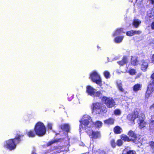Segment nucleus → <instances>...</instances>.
I'll return each mask as SVG.
<instances>
[{"label":"nucleus","mask_w":154,"mask_h":154,"mask_svg":"<svg viewBox=\"0 0 154 154\" xmlns=\"http://www.w3.org/2000/svg\"><path fill=\"white\" fill-rule=\"evenodd\" d=\"M149 128L150 130L154 131V121H149Z\"/></svg>","instance_id":"nucleus-28"},{"label":"nucleus","mask_w":154,"mask_h":154,"mask_svg":"<svg viewBox=\"0 0 154 154\" xmlns=\"http://www.w3.org/2000/svg\"><path fill=\"white\" fill-rule=\"evenodd\" d=\"M94 95L96 97H99L100 96H102V93L100 91H98L96 92H95V94Z\"/></svg>","instance_id":"nucleus-35"},{"label":"nucleus","mask_w":154,"mask_h":154,"mask_svg":"<svg viewBox=\"0 0 154 154\" xmlns=\"http://www.w3.org/2000/svg\"><path fill=\"white\" fill-rule=\"evenodd\" d=\"M47 128L48 130H51L52 129V125L51 123L48 124L47 125Z\"/></svg>","instance_id":"nucleus-40"},{"label":"nucleus","mask_w":154,"mask_h":154,"mask_svg":"<svg viewBox=\"0 0 154 154\" xmlns=\"http://www.w3.org/2000/svg\"><path fill=\"white\" fill-rule=\"evenodd\" d=\"M127 154H136V152L133 150H130L128 151Z\"/></svg>","instance_id":"nucleus-39"},{"label":"nucleus","mask_w":154,"mask_h":154,"mask_svg":"<svg viewBox=\"0 0 154 154\" xmlns=\"http://www.w3.org/2000/svg\"><path fill=\"white\" fill-rule=\"evenodd\" d=\"M94 125L95 127L97 128H100L102 126V123L101 121H97L95 122Z\"/></svg>","instance_id":"nucleus-29"},{"label":"nucleus","mask_w":154,"mask_h":154,"mask_svg":"<svg viewBox=\"0 0 154 154\" xmlns=\"http://www.w3.org/2000/svg\"><path fill=\"white\" fill-rule=\"evenodd\" d=\"M149 108L150 109L154 108V103L150 106Z\"/></svg>","instance_id":"nucleus-45"},{"label":"nucleus","mask_w":154,"mask_h":154,"mask_svg":"<svg viewBox=\"0 0 154 154\" xmlns=\"http://www.w3.org/2000/svg\"><path fill=\"white\" fill-rule=\"evenodd\" d=\"M154 91V84L152 82L150 83L147 88L145 94V98L148 99L150 96Z\"/></svg>","instance_id":"nucleus-8"},{"label":"nucleus","mask_w":154,"mask_h":154,"mask_svg":"<svg viewBox=\"0 0 154 154\" xmlns=\"http://www.w3.org/2000/svg\"><path fill=\"white\" fill-rule=\"evenodd\" d=\"M128 63L127 57L126 56H124L121 60L117 62V63L120 66H122Z\"/></svg>","instance_id":"nucleus-17"},{"label":"nucleus","mask_w":154,"mask_h":154,"mask_svg":"<svg viewBox=\"0 0 154 154\" xmlns=\"http://www.w3.org/2000/svg\"><path fill=\"white\" fill-rule=\"evenodd\" d=\"M151 60L152 62L154 63V54L152 55L151 57Z\"/></svg>","instance_id":"nucleus-42"},{"label":"nucleus","mask_w":154,"mask_h":154,"mask_svg":"<svg viewBox=\"0 0 154 154\" xmlns=\"http://www.w3.org/2000/svg\"><path fill=\"white\" fill-rule=\"evenodd\" d=\"M133 35H139L142 33L141 31L140 30H133Z\"/></svg>","instance_id":"nucleus-38"},{"label":"nucleus","mask_w":154,"mask_h":154,"mask_svg":"<svg viewBox=\"0 0 154 154\" xmlns=\"http://www.w3.org/2000/svg\"><path fill=\"white\" fill-rule=\"evenodd\" d=\"M85 132L87 133L90 137L93 139H97L100 137V134L99 131H94L92 128L87 130V131Z\"/></svg>","instance_id":"nucleus-7"},{"label":"nucleus","mask_w":154,"mask_h":154,"mask_svg":"<svg viewBox=\"0 0 154 154\" xmlns=\"http://www.w3.org/2000/svg\"><path fill=\"white\" fill-rule=\"evenodd\" d=\"M126 35L129 36H131L134 35L133 30H131L127 31L126 33Z\"/></svg>","instance_id":"nucleus-34"},{"label":"nucleus","mask_w":154,"mask_h":154,"mask_svg":"<svg viewBox=\"0 0 154 154\" xmlns=\"http://www.w3.org/2000/svg\"><path fill=\"white\" fill-rule=\"evenodd\" d=\"M104 75L105 77L107 79L110 77V73L109 72L107 71H105L104 72Z\"/></svg>","instance_id":"nucleus-33"},{"label":"nucleus","mask_w":154,"mask_h":154,"mask_svg":"<svg viewBox=\"0 0 154 154\" xmlns=\"http://www.w3.org/2000/svg\"><path fill=\"white\" fill-rule=\"evenodd\" d=\"M110 144L112 146L113 148H115L116 146V143L115 142V140L114 139H112L110 142Z\"/></svg>","instance_id":"nucleus-31"},{"label":"nucleus","mask_w":154,"mask_h":154,"mask_svg":"<svg viewBox=\"0 0 154 154\" xmlns=\"http://www.w3.org/2000/svg\"><path fill=\"white\" fill-rule=\"evenodd\" d=\"M101 101L108 108H111L116 105L115 101L112 97L104 96L102 97Z\"/></svg>","instance_id":"nucleus-5"},{"label":"nucleus","mask_w":154,"mask_h":154,"mask_svg":"<svg viewBox=\"0 0 154 154\" xmlns=\"http://www.w3.org/2000/svg\"><path fill=\"white\" fill-rule=\"evenodd\" d=\"M148 66L149 63L148 62L144 60H143L141 61L140 69L143 72L146 71Z\"/></svg>","instance_id":"nucleus-14"},{"label":"nucleus","mask_w":154,"mask_h":154,"mask_svg":"<svg viewBox=\"0 0 154 154\" xmlns=\"http://www.w3.org/2000/svg\"><path fill=\"white\" fill-rule=\"evenodd\" d=\"M142 87V85L139 83H137L134 85L133 87V90L135 92H137L141 90Z\"/></svg>","instance_id":"nucleus-19"},{"label":"nucleus","mask_w":154,"mask_h":154,"mask_svg":"<svg viewBox=\"0 0 154 154\" xmlns=\"http://www.w3.org/2000/svg\"><path fill=\"white\" fill-rule=\"evenodd\" d=\"M97 47L98 48H100V47H99L98 46H97Z\"/></svg>","instance_id":"nucleus-47"},{"label":"nucleus","mask_w":154,"mask_h":154,"mask_svg":"<svg viewBox=\"0 0 154 154\" xmlns=\"http://www.w3.org/2000/svg\"><path fill=\"white\" fill-rule=\"evenodd\" d=\"M145 19L147 23L150 22L154 19V13H152L151 11H149L147 12V16L146 17Z\"/></svg>","instance_id":"nucleus-12"},{"label":"nucleus","mask_w":154,"mask_h":154,"mask_svg":"<svg viewBox=\"0 0 154 154\" xmlns=\"http://www.w3.org/2000/svg\"><path fill=\"white\" fill-rule=\"evenodd\" d=\"M150 121H152V122L154 121V114L151 116V118L149 120Z\"/></svg>","instance_id":"nucleus-41"},{"label":"nucleus","mask_w":154,"mask_h":154,"mask_svg":"<svg viewBox=\"0 0 154 154\" xmlns=\"http://www.w3.org/2000/svg\"><path fill=\"white\" fill-rule=\"evenodd\" d=\"M59 127L63 131L67 133H68L70 131V126L68 124L61 125H60Z\"/></svg>","instance_id":"nucleus-13"},{"label":"nucleus","mask_w":154,"mask_h":154,"mask_svg":"<svg viewBox=\"0 0 154 154\" xmlns=\"http://www.w3.org/2000/svg\"><path fill=\"white\" fill-rule=\"evenodd\" d=\"M114 113L116 116H119L121 114V112L119 109H116L114 111Z\"/></svg>","instance_id":"nucleus-32"},{"label":"nucleus","mask_w":154,"mask_h":154,"mask_svg":"<svg viewBox=\"0 0 154 154\" xmlns=\"http://www.w3.org/2000/svg\"><path fill=\"white\" fill-rule=\"evenodd\" d=\"M36 135L39 137L43 136L46 133V129L44 124L41 122H38L35 125L34 128Z\"/></svg>","instance_id":"nucleus-4"},{"label":"nucleus","mask_w":154,"mask_h":154,"mask_svg":"<svg viewBox=\"0 0 154 154\" xmlns=\"http://www.w3.org/2000/svg\"><path fill=\"white\" fill-rule=\"evenodd\" d=\"M128 72L130 75H133L136 74V71L135 69L130 68L128 71Z\"/></svg>","instance_id":"nucleus-27"},{"label":"nucleus","mask_w":154,"mask_h":154,"mask_svg":"<svg viewBox=\"0 0 154 154\" xmlns=\"http://www.w3.org/2000/svg\"><path fill=\"white\" fill-rule=\"evenodd\" d=\"M149 146L153 150H154V142L151 141L149 142Z\"/></svg>","instance_id":"nucleus-37"},{"label":"nucleus","mask_w":154,"mask_h":154,"mask_svg":"<svg viewBox=\"0 0 154 154\" xmlns=\"http://www.w3.org/2000/svg\"><path fill=\"white\" fill-rule=\"evenodd\" d=\"M61 139H58V140L56 139V140H51V141H50L48 142L47 143V145L48 146H51V145L52 144L54 143L59 141V140Z\"/></svg>","instance_id":"nucleus-30"},{"label":"nucleus","mask_w":154,"mask_h":154,"mask_svg":"<svg viewBox=\"0 0 154 154\" xmlns=\"http://www.w3.org/2000/svg\"><path fill=\"white\" fill-rule=\"evenodd\" d=\"M114 120L113 119L110 118L105 120L104 123L106 124L111 125L114 124Z\"/></svg>","instance_id":"nucleus-23"},{"label":"nucleus","mask_w":154,"mask_h":154,"mask_svg":"<svg viewBox=\"0 0 154 154\" xmlns=\"http://www.w3.org/2000/svg\"><path fill=\"white\" fill-rule=\"evenodd\" d=\"M92 112L96 114H105L107 112L106 106L101 103L97 102L92 103L91 106Z\"/></svg>","instance_id":"nucleus-3"},{"label":"nucleus","mask_w":154,"mask_h":154,"mask_svg":"<svg viewBox=\"0 0 154 154\" xmlns=\"http://www.w3.org/2000/svg\"><path fill=\"white\" fill-rule=\"evenodd\" d=\"M117 85L119 90L120 92H124L125 90L123 88L122 84L121 82H117Z\"/></svg>","instance_id":"nucleus-24"},{"label":"nucleus","mask_w":154,"mask_h":154,"mask_svg":"<svg viewBox=\"0 0 154 154\" xmlns=\"http://www.w3.org/2000/svg\"><path fill=\"white\" fill-rule=\"evenodd\" d=\"M151 4L154 5V0H149Z\"/></svg>","instance_id":"nucleus-44"},{"label":"nucleus","mask_w":154,"mask_h":154,"mask_svg":"<svg viewBox=\"0 0 154 154\" xmlns=\"http://www.w3.org/2000/svg\"><path fill=\"white\" fill-rule=\"evenodd\" d=\"M26 134L29 137H33L36 135V133L33 130H29L27 132Z\"/></svg>","instance_id":"nucleus-21"},{"label":"nucleus","mask_w":154,"mask_h":154,"mask_svg":"<svg viewBox=\"0 0 154 154\" xmlns=\"http://www.w3.org/2000/svg\"><path fill=\"white\" fill-rule=\"evenodd\" d=\"M113 131L116 134H119L123 131V130L120 126H116L113 128Z\"/></svg>","instance_id":"nucleus-20"},{"label":"nucleus","mask_w":154,"mask_h":154,"mask_svg":"<svg viewBox=\"0 0 154 154\" xmlns=\"http://www.w3.org/2000/svg\"><path fill=\"white\" fill-rule=\"evenodd\" d=\"M89 78L94 82L101 85L102 81L100 75L96 71H93L90 75Z\"/></svg>","instance_id":"nucleus-6"},{"label":"nucleus","mask_w":154,"mask_h":154,"mask_svg":"<svg viewBox=\"0 0 154 154\" xmlns=\"http://www.w3.org/2000/svg\"><path fill=\"white\" fill-rule=\"evenodd\" d=\"M79 128L80 130L86 131L87 130L92 128L94 125L91 118L89 116L85 117L83 120L79 121Z\"/></svg>","instance_id":"nucleus-2"},{"label":"nucleus","mask_w":154,"mask_h":154,"mask_svg":"<svg viewBox=\"0 0 154 154\" xmlns=\"http://www.w3.org/2000/svg\"><path fill=\"white\" fill-rule=\"evenodd\" d=\"M32 154H36V153L34 152H32Z\"/></svg>","instance_id":"nucleus-46"},{"label":"nucleus","mask_w":154,"mask_h":154,"mask_svg":"<svg viewBox=\"0 0 154 154\" xmlns=\"http://www.w3.org/2000/svg\"><path fill=\"white\" fill-rule=\"evenodd\" d=\"M130 63L131 65L135 66L139 63L138 57L136 56H131L130 60Z\"/></svg>","instance_id":"nucleus-16"},{"label":"nucleus","mask_w":154,"mask_h":154,"mask_svg":"<svg viewBox=\"0 0 154 154\" xmlns=\"http://www.w3.org/2000/svg\"><path fill=\"white\" fill-rule=\"evenodd\" d=\"M141 23V22L140 20H134L133 22V25L135 28H137Z\"/></svg>","instance_id":"nucleus-26"},{"label":"nucleus","mask_w":154,"mask_h":154,"mask_svg":"<svg viewBox=\"0 0 154 154\" xmlns=\"http://www.w3.org/2000/svg\"><path fill=\"white\" fill-rule=\"evenodd\" d=\"M151 26L152 29H154V21L152 23Z\"/></svg>","instance_id":"nucleus-43"},{"label":"nucleus","mask_w":154,"mask_h":154,"mask_svg":"<svg viewBox=\"0 0 154 154\" xmlns=\"http://www.w3.org/2000/svg\"><path fill=\"white\" fill-rule=\"evenodd\" d=\"M124 38L123 36H117L114 38L115 42L117 43L121 42Z\"/></svg>","instance_id":"nucleus-25"},{"label":"nucleus","mask_w":154,"mask_h":154,"mask_svg":"<svg viewBox=\"0 0 154 154\" xmlns=\"http://www.w3.org/2000/svg\"><path fill=\"white\" fill-rule=\"evenodd\" d=\"M95 89L90 85H88L86 87V92L88 94L91 96L94 95L95 94Z\"/></svg>","instance_id":"nucleus-11"},{"label":"nucleus","mask_w":154,"mask_h":154,"mask_svg":"<svg viewBox=\"0 0 154 154\" xmlns=\"http://www.w3.org/2000/svg\"><path fill=\"white\" fill-rule=\"evenodd\" d=\"M125 33V32L124 31V29L122 28H120L116 29L113 33L112 35L113 36H115L122 33Z\"/></svg>","instance_id":"nucleus-18"},{"label":"nucleus","mask_w":154,"mask_h":154,"mask_svg":"<svg viewBox=\"0 0 154 154\" xmlns=\"http://www.w3.org/2000/svg\"><path fill=\"white\" fill-rule=\"evenodd\" d=\"M139 113L137 110H135L133 113L129 114L127 116V119L129 121L134 122L135 119L138 118Z\"/></svg>","instance_id":"nucleus-9"},{"label":"nucleus","mask_w":154,"mask_h":154,"mask_svg":"<svg viewBox=\"0 0 154 154\" xmlns=\"http://www.w3.org/2000/svg\"><path fill=\"white\" fill-rule=\"evenodd\" d=\"M137 123L139 128L141 129L146 127L147 124V122L145 121V118L141 117H139Z\"/></svg>","instance_id":"nucleus-10"},{"label":"nucleus","mask_w":154,"mask_h":154,"mask_svg":"<svg viewBox=\"0 0 154 154\" xmlns=\"http://www.w3.org/2000/svg\"><path fill=\"white\" fill-rule=\"evenodd\" d=\"M128 135L130 137H133L134 138L133 139H135L136 140H137L136 134H135L134 132L131 130H130L128 132Z\"/></svg>","instance_id":"nucleus-22"},{"label":"nucleus","mask_w":154,"mask_h":154,"mask_svg":"<svg viewBox=\"0 0 154 154\" xmlns=\"http://www.w3.org/2000/svg\"><path fill=\"white\" fill-rule=\"evenodd\" d=\"M121 139L125 141H133L134 143H137L138 140H136L135 139H130L126 135L124 134H122L120 136Z\"/></svg>","instance_id":"nucleus-15"},{"label":"nucleus","mask_w":154,"mask_h":154,"mask_svg":"<svg viewBox=\"0 0 154 154\" xmlns=\"http://www.w3.org/2000/svg\"><path fill=\"white\" fill-rule=\"evenodd\" d=\"M123 142L121 139H119L117 141L116 145L118 146H120L122 145Z\"/></svg>","instance_id":"nucleus-36"},{"label":"nucleus","mask_w":154,"mask_h":154,"mask_svg":"<svg viewBox=\"0 0 154 154\" xmlns=\"http://www.w3.org/2000/svg\"><path fill=\"white\" fill-rule=\"evenodd\" d=\"M23 136V134H20L17 133L14 138L9 139L5 142L3 145L4 147L10 151L14 150L16 148L17 145L21 141V138Z\"/></svg>","instance_id":"nucleus-1"}]
</instances>
